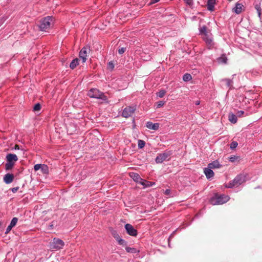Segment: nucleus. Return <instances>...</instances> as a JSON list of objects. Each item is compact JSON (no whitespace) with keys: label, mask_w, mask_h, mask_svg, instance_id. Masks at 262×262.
I'll return each mask as SVG.
<instances>
[{"label":"nucleus","mask_w":262,"mask_h":262,"mask_svg":"<svg viewBox=\"0 0 262 262\" xmlns=\"http://www.w3.org/2000/svg\"><path fill=\"white\" fill-rule=\"evenodd\" d=\"M88 95L91 98L101 99L104 101L107 100V98L104 94L96 88L90 90L88 93Z\"/></svg>","instance_id":"1"},{"label":"nucleus","mask_w":262,"mask_h":262,"mask_svg":"<svg viewBox=\"0 0 262 262\" xmlns=\"http://www.w3.org/2000/svg\"><path fill=\"white\" fill-rule=\"evenodd\" d=\"M246 181V177L244 174H239L233 180L228 183L226 187L227 188H232L233 187H238Z\"/></svg>","instance_id":"2"},{"label":"nucleus","mask_w":262,"mask_h":262,"mask_svg":"<svg viewBox=\"0 0 262 262\" xmlns=\"http://www.w3.org/2000/svg\"><path fill=\"white\" fill-rule=\"evenodd\" d=\"M229 200V197L226 195H215L210 200V203L213 205H220L226 203Z\"/></svg>","instance_id":"3"},{"label":"nucleus","mask_w":262,"mask_h":262,"mask_svg":"<svg viewBox=\"0 0 262 262\" xmlns=\"http://www.w3.org/2000/svg\"><path fill=\"white\" fill-rule=\"evenodd\" d=\"M53 24V18L48 16L40 21L39 28L42 31H47Z\"/></svg>","instance_id":"4"},{"label":"nucleus","mask_w":262,"mask_h":262,"mask_svg":"<svg viewBox=\"0 0 262 262\" xmlns=\"http://www.w3.org/2000/svg\"><path fill=\"white\" fill-rule=\"evenodd\" d=\"M64 246V242L60 239L54 238L50 243V248L52 250H58L62 248Z\"/></svg>","instance_id":"5"},{"label":"nucleus","mask_w":262,"mask_h":262,"mask_svg":"<svg viewBox=\"0 0 262 262\" xmlns=\"http://www.w3.org/2000/svg\"><path fill=\"white\" fill-rule=\"evenodd\" d=\"M136 110V106H128L125 107L122 113V116L125 118L130 117Z\"/></svg>","instance_id":"6"},{"label":"nucleus","mask_w":262,"mask_h":262,"mask_svg":"<svg viewBox=\"0 0 262 262\" xmlns=\"http://www.w3.org/2000/svg\"><path fill=\"white\" fill-rule=\"evenodd\" d=\"M202 38L203 40L205 42L209 49H211L213 48L214 46V42L213 41L212 35L211 33L202 36Z\"/></svg>","instance_id":"7"},{"label":"nucleus","mask_w":262,"mask_h":262,"mask_svg":"<svg viewBox=\"0 0 262 262\" xmlns=\"http://www.w3.org/2000/svg\"><path fill=\"white\" fill-rule=\"evenodd\" d=\"M125 229L127 233L133 236H136L137 235L138 232L136 229L130 224H126L125 225Z\"/></svg>","instance_id":"8"},{"label":"nucleus","mask_w":262,"mask_h":262,"mask_svg":"<svg viewBox=\"0 0 262 262\" xmlns=\"http://www.w3.org/2000/svg\"><path fill=\"white\" fill-rule=\"evenodd\" d=\"M34 169L35 171L40 170L42 174H47L49 171L48 167L45 164H36L34 166Z\"/></svg>","instance_id":"9"},{"label":"nucleus","mask_w":262,"mask_h":262,"mask_svg":"<svg viewBox=\"0 0 262 262\" xmlns=\"http://www.w3.org/2000/svg\"><path fill=\"white\" fill-rule=\"evenodd\" d=\"M88 50H90L88 48L86 47H83L79 52V58L82 60V62H85L86 60Z\"/></svg>","instance_id":"10"},{"label":"nucleus","mask_w":262,"mask_h":262,"mask_svg":"<svg viewBox=\"0 0 262 262\" xmlns=\"http://www.w3.org/2000/svg\"><path fill=\"white\" fill-rule=\"evenodd\" d=\"M168 156L169 155L166 152L159 154L155 159L156 162L157 163H161L166 160Z\"/></svg>","instance_id":"11"},{"label":"nucleus","mask_w":262,"mask_h":262,"mask_svg":"<svg viewBox=\"0 0 262 262\" xmlns=\"http://www.w3.org/2000/svg\"><path fill=\"white\" fill-rule=\"evenodd\" d=\"M129 176L132 178L134 181L139 184H141L143 179L141 178L140 175L136 172H131L129 173Z\"/></svg>","instance_id":"12"},{"label":"nucleus","mask_w":262,"mask_h":262,"mask_svg":"<svg viewBox=\"0 0 262 262\" xmlns=\"http://www.w3.org/2000/svg\"><path fill=\"white\" fill-rule=\"evenodd\" d=\"M146 127L150 129L154 130H157L159 128V124L158 123H153L151 122L148 121L146 123Z\"/></svg>","instance_id":"13"},{"label":"nucleus","mask_w":262,"mask_h":262,"mask_svg":"<svg viewBox=\"0 0 262 262\" xmlns=\"http://www.w3.org/2000/svg\"><path fill=\"white\" fill-rule=\"evenodd\" d=\"M7 162H14L15 163L18 160L17 157L15 154H9L6 156Z\"/></svg>","instance_id":"14"},{"label":"nucleus","mask_w":262,"mask_h":262,"mask_svg":"<svg viewBox=\"0 0 262 262\" xmlns=\"http://www.w3.org/2000/svg\"><path fill=\"white\" fill-rule=\"evenodd\" d=\"M204 172L207 179H210L214 176L213 171L211 168H209L208 167L207 168H204Z\"/></svg>","instance_id":"15"},{"label":"nucleus","mask_w":262,"mask_h":262,"mask_svg":"<svg viewBox=\"0 0 262 262\" xmlns=\"http://www.w3.org/2000/svg\"><path fill=\"white\" fill-rule=\"evenodd\" d=\"M14 179V176L12 174L7 173L6 174L4 178V181L6 184H10L13 182Z\"/></svg>","instance_id":"16"},{"label":"nucleus","mask_w":262,"mask_h":262,"mask_svg":"<svg viewBox=\"0 0 262 262\" xmlns=\"http://www.w3.org/2000/svg\"><path fill=\"white\" fill-rule=\"evenodd\" d=\"M208 167L211 169L219 168L221 167V165L220 164L218 161L215 160L213 161L212 163L208 164Z\"/></svg>","instance_id":"17"},{"label":"nucleus","mask_w":262,"mask_h":262,"mask_svg":"<svg viewBox=\"0 0 262 262\" xmlns=\"http://www.w3.org/2000/svg\"><path fill=\"white\" fill-rule=\"evenodd\" d=\"M243 5L241 3H236L235 7L233 8L234 12L237 14H240L243 10Z\"/></svg>","instance_id":"18"},{"label":"nucleus","mask_w":262,"mask_h":262,"mask_svg":"<svg viewBox=\"0 0 262 262\" xmlns=\"http://www.w3.org/2000/svg\"><path fill=\"white\" fill-rule=\"evenodd\" d=\"M199 33H200V35H201L202 36H203L204 35H206V34L210 33V32L209 31L207 30V27L204 25L202 27H201V26L200 27Z\"/></svg>","instance_id":"19"},{"label":"nucleus","mask_w":262,"mask_h":262,"mask_svg":"<svg viewBox=\"0 0 262 262\" xmlns=\"http://www.w3.org/2000/svg\"><path fill=\"white\" fill-rule=\"evenodd\" d=\"M141 184L144 187H148L155 185V183L154 182L147 181L143 179Z\"/></svg>","instance_id":"20"},{"label":"nucleus","mask_w":262,"mask_h":262,"mask_svg":"<svg viewBox=\"0 0 262 262\" xmlns=\"http://www.w3.org/2000/svg\"><path fill=\"white\" fill-rule=\"evenodd\" d=\"M229 120L232 123H235L237 122V116L232 114L230 113L229 115Z\"/></svg>","instance_id":"21"},{"label":"nucleus","mask_w":262,"mask_h":262,"mask_svg":"<svg viewBox=\"0 0 262 262\" xmlns=\"http://www.w3.org/2000/svg\"><path fill=\"white\" fill-rule=\"evenodd\" d=\"M217 60L219 62L222 63H226L228 60L227 57L226 56L225 54H223L221 57H220Z\"/></svg>","instance_id":"22"},{"label":"nucleus","mask_w":262,"mask_h":262,"mask_svg":"<svg viewBox=\"0 0 262 262\" xmlns=\"http://www.w3.org/2000/svg\"><path fill=\"white\" fill-rule=\"evenodd\" d=\"M79 64L77 58L73 59L70 64V67L71 69H74Z\"/></svg>","instance_id":"23"},{"label":"nucleus","mask_w":262,"mask_h":262,"mask_svg":"<svg viewBox=\"0 0 262 262\" xmlns=\"http://www.w3.org/2000/svg\"><path fill=\"white\" fill-rule=\"evenodd\" d=\"M215 0H208V9L209 10H212L214 8Z\"/></svg>","instance_id":"24"},{"label":"nucleus","mask_w":262,"mask_h":262,"mask_svg":"<svg viewBox=\"0 0 262 262\" xmlns=\"http://www.w3.org/2000/svg\"><path fill=\"white\" fill-rule=\"evenodd\" d=\"M125 250L127 252L131 253H138L139 252V251L137 250L136 248H130L129 247H126L125 248Z\"/></svg>","instance_id":"25"},{"label":"nucleus","mask_w":262,"mask_h":262,"mask_svg":"<svg viewBox=\"0 0 262 262\" xmlns=\"http://www.w3.org/2000/svg\"><path fill=\"white\" fill-rule=\"evenodd\" d=\"M14 165V162H7L5 167L6 170L11 169Z\"/></svg>","instance_id":"26"},{"label":"nucleus","mask_w":262,"mask_h":262,"mask_svg":"<svg viewBox=\"0 0 262 262\" xmlns=\"http://www.w3.org/2000/svg\"><path fill=\"white\" fill-rule=\"evenodd\" d=\"M145 145V142L144 141L142 140H139L138 141V146L139 149L143 148Z\"/></svg>","instance_id":"27"},{"label":"nucleus","mask_w":262,"mask_h":262,"mask_svg":"<svg viewBox=\"0 0 262 262\" xmlns=\"http://www.w3.org/2000/svg\"><path fill=\"white\" fill-rule=\"evenodd\" d=\"M192 77L190 74L186 73L184 75L183 79L185 81H188L191 79Z\"/></svg>","instance_id":"28"},{"label":"nucleus","mask_w":262,"mask_h":262,"mask_svg":"<svg viewBox=\"0 0 262 262\" xmlns=\"http://www.w3.org/2000/svg\"><path fill=\"white\" fill-rule=\"evenodd\" d=\"M225 81L227 87L230 88L232 85V81L229 79H224L223 80Z\"/></svg>","instance_id":"29"},{"label":"nucleus","mask_w":262,"mask_h":262,"mask_svg":"<svg viewBox=\"0 0 262 262\" xmlns=\"http://www.w3.org/2000/svg\"><path fill=\"white\" fill-rule=\"evenodd\" d=\"M165 93L166 91L165 90H161L157 93V95L160 98H162L165 95Z\"/></svg>","instance_id":"30"},{"label":"nucleus","mask_w":262,"mask_h":262,"mask_svg":"<svg viewBox=\"0 0 262 262\" xmlns=\"http://www.w3.org/2000/svg\"><path fill=\"white\" fill-rule=\"evenodd\" d=\"M17 221H18V219H17V217H13L12 219V221H11V222L10 223V224L9 225L10 226L13 227H14L16 225Z\"/></svg>","instance_id":"31"},{"label":"nucleus","mask_w":262,"mask_h":262,"mask_svg":"<svg viewBox=\"0 0 262 262\" xmlns=\"http://www.w3.org/2000/svg\"><path fill=\"white\" fill-rule=\"evenodd\" d=\"M238 145V143L236 141H232L230 144V148L232 149H235Z\"/></svg>","instance_id":"32"},{"label":"nucleus","mask_w":262,"mask_h":262,"mask_svg":"<svg viewBox=\"0 0 262 262\" xmlns=\"http://www.w3.org/2000/svg\"><path fill=\"white\" fill-rule=\"evenodd\" d=\"M41 108V105L39 103L36 104L34 107H33V111H39L40 110Z\"/></svg>","instance_id":"33"},{"label":"nucleus","mask_w":262,"mask_h":262,"mask_svg":"<svg viewBox=\"0 0 262 262\" xmlns=\"http://www.w3.org/2000/svg\"><path fill=\"white\" fill-rule=\"evenodd\" d=\"M107 68L108 69L112 70L114 68V65L112 61H110L107 64Z\"/></svg>","instance_id":"34"},{"label":"nucleus","mask_w":262,"mask_h":262,"mask_svg":"<svg viewBox=\"0 0 262 262\" xmlns=\"http://www.w3.org/2000/svg\"><path fill=\"white\" fill-rule=\"evenodd\" d=\"M255 9H256L257 12H258V16L259 17L261 15V8L259 6H258V5H256L255 6Z\"/></svg>","instance_id":"35"},{"label":"nucleus","mask_w":262,"mask_h":262,"mask_svg":"<svg viewBox=\"0 0 262 262\" xmlns=\"http://www.w3.org/2000/svg\"><path fill=\"white\" fill-rule=\"evenodd\" d=\"M184 1L189 6H192L193 4V0H184Z\"/></svg>","instance_id":"36"},{"label":"nucleus","mask_w":262,"mask_h":262,"mask_svg":"<svg viewBox=\"0 0 262 262\" xmlns=\"http://www.w3.org/2000/svg\"><path fill=\"white\" fill-rule=\"evenodd\" d=\"M118 243L120 245H126V242L122 238H119V241H118Z\"/></svg>","instance_id":"37"},{"label":"nucleus","mask_w":262,"mask_h":262,"mask_svg":"<svg viewBox=\"0 0 262 262\" xmlns=\"http://www.w3.org/2000/svg\"><path fill=\"white\" fill-rule=\"evenodd\" d=\"M237 157L236 156H232L229 158V161L230 162H233L237 159Z\"/></svg>","instance_id":"38"},{"label":"nucleus","mask_w":262,"mask_h":262,"mask_svg":"<svg viewBox=\"0 0 262 262\" xmlns=\"http://www.w3.org/2000/svg\"><path fill=\"white\" fill-rule=\"evenodd\" d=\"M244 114V112L243 111H239L237 112V116L238 117H242Z\"/></svg>","instance_id":"39"},{"label":"nucleus","mask_w":262,"mask_h":262,"mask_svg":"<svg viewBox=\"0 0 262 262\" xmlns=\"http://www.w3.org/2000/svg\"><path fill=\"white\" fill-rule=\"evenodd\" d=\"M125 49L124 48H121L118 50V53L120 54H123L125 52Z\"/></svg>","instance_id":"40"},{"label":"nucleus","mask_w":262,"mask_h":262,"mask_svg":"<svg viewBox=\"0 0 262 262\" xmlns=\"http://www.w3.org/2000/svg\"><path fill=\"white\" fill-rule=\"evenodd\" d=\"M12 228H13L12 227H11V226H10V225H9V226H8V227H7V229H6V231L5 233H6V234L8 233H9V232L11 230V229H12Z\"/></svg>","instance_id":"41"},{"label":"nucleus","mask_w":262,"mask_h":262,"mask_svg":"<svg viewBox=\"0 0 262 262\" xmlns=\"http://www.w3.org/2000/svg\"><path fill=\"white\" fill-rule=\"evenodd\" d=\"M164 104V102L163 101H159L158 103L157 107L159 108L162 107Z\"/></svg>","instance_id":"42"},{"label":"nucleus","mask_w":262,"mask_h":262,"mask_svg":"<svg viewBox=\"0 0 262 262\" xmlns=\"http://www.w3.org/2000/svg\"><path fill=\"white\" fill-rule=\"evenodd\" d=\"M170 189H167L165 190V191H164V194L165 195H168L170 194Z\"/></svg>","instance_id":"43"},{"label":"nucleus","mask_w":262,"mask_h":262,"mask_svg":"<svg viewBox=\"0 0 262 262\" xmlns=\"http://www.w3.org/2000/svg\"><path fill=\"white\" fill-rule=\"evenodd\" d=\"M18 189V187H14L12 189V191L14 193L16 192Z\"/></svg>","instance_id":"44"},{"label":"nucleus","mask_w":262,"mask_h":262,"mask_svg":"<svg viewBox=\"0 0 262 262\" xmlns=\"http://www.w3.org/2000/svg\"><path fill=\"white\" fill-rule=\"evenodd\" d=\"M114 237L117 242L119 241V238H121L118 235L115 236Z\"/></svg>","instance_id":"45"},{"label":"nucleus","mask_w":262,"mask_h":262,"mask_svg":"<svg viewBox=\"0 0 262 262\" xmlns=\"http://www.w3.org/2000/svg\"><path fill=\"white\" fill-rule=\"evenodd\" d=\"M159 1V0H151L150 3L155 4V3L158 2Z\"/></svg>","instance_id":"46"},{"label":"nucleus","mask_w":262,"mask_h":262,"mask_svg":"<svg viewBox=\"0 0 262 262\" xmlns=\"http://www.w3.org/2000/svg\"><path fill=\"white\" fill-rule=\"evenodd\" d=\"M15 149H19V147L18 145H15L14 147Z\"/></svg>","instance_id":"47"},{"label":"nucleus","mask_w":262,"mask_h":262,"mask_svg":"<svg viewBox=\"0 0 262 262\" xmlns=\"http://www.w3.org/2000/svg\"><path fill=\"white\" fill-rule=\"evenodd\" d=\"M196 18V16H193V17H192V20H195Z\"/></svg>","instance_id":"48"},{"label":"nucleus","mask_w":262,"mask_h":262,"mask_svg":"<svg viewBox=\"0 0 262 262\" xmlns=\"http://www.w3.org/2000/svg\"><path fill=\"white\" fill-rule=\"evenodd\" d=\"M195 104H196V105H199V104H200V101H196V102H195Z\"/></svg>","instance_id":"49"},{"label":"nucleus","mask_w":262,"mask_h":262,"mask_svg":"<svg viewBox=\"0 0 262 262\" xmlns=\"http://www.w3.org/2000/svg\"><path fill=\"white\" fill-rule=\"evenodd\" d=\"M4 21L2 20H0V26L2 25V24L3 23Z\"/></svg>","instance_id":"50"}]
</instances>
